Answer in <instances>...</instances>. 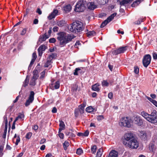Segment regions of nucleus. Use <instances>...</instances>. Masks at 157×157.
Wrapping results in <instances>:
<instances>
[{"label": "nucleus", "mask_w": 157, "mask_h": 157, "mask_svg": "<svg viewBox=\"0 0 157 157\" xmlns=\"http://www.w3.org/2000/svg\"><path fill=\"white\" fill-rule=\"evenodd\" d=\"M86 110L88 113H91L93 111L94 109L92 106H90L86 108Z\"/></svg>", "instance_id": "nucleus-38"}, {"label": "nucleus", "mask_w": 157, "mask_h": 157, "mask_svg": "<svg viewBox=\"0 0 157 157\" xmlns=\"http://www.w3.org/2000/svg\"><path fill=\"white\" fill-rule=\"evenodd\" d=\"M69 145V142L67 141H65L64 143L63 144V146L64 150H66L67 148V147Z\"/></svg>", "instance_id": "nucleus-29"}, {"label": "nucleus", "mask_w": 157, "mask_h": 157, "mask_svg": "<svg viewBox=\"0 0 157 157\" xmlns=\"http://www.w3.org/2000/svg\"><path fill=\"white\" fill-rule=\"evenodd\" d=\"M124 144L126 147L131 149L136 148L139 146L138 142L135 138L132 140L128 142V143H127V142H125V141H124Z\"/></svg>", "instance_id": "nucleus-4"}, {"label": "nucleus", "mask_w": 157, "mask_h": 157, "mask_svg": "<svg viewBox=\"0 0 157 157\" xmlns=\"http://www.w3.org/2000/svg\"><path fill=\"white\" fill-rule=\"evenodd\" d=\"M108 97L110 99H111L113 97V94L112 92H110L108 94Z\"/></svg>", "instance_id": "nucleus-62"}, {"label": "nucleus", "mask_w": 157, "mask_h": 157, "mask_svg": "<svg viewBox=\"0 0 157 157\" xmlns=\"http://www.w3.org/2000/svg\"><path fill=\"white\" fill-rule=\"evenodd\" d=\"M60 86V83L59 81H57L55 82L54 87L56 89H58L59 88Z\"/></svg>", "instance_id": "nucleus-39"}, {"label": "nucleus", "mask_w": 157, "mask_h": 157, "mask_svg": "<svg viewBox=\"0 0 157 157\" xmlns=\"http://www.w3.org/2000/svg\"><path fill=\"white\" fill-rule=\"evenodd\" d=\"M49 37L48 35H47L46 34L41 36L39 38V41L40 43H42L45 41Z\"/></svg>", "instance_id": "nucleus-17"}, {"label": "nucleus", "mask_w": 157, "mask_h": 157, "mask_svg": "<svg viewBox=\"0 0 157 157\" xmlns=\"http://www.w3.org/2000/svg\"><path fill=\"white\" fill-rule=\"evenodd\" d=\"M109 0H97L98 3L102 5H104L108 3Z\"/></svg>", "instance_id": "nucleus-26"}, {"label": "nucleus", "mask_w": 157, "mask_h": 157, "mask_svg": "<svg viewBox=\"0 0 157 157\" xmlns=\"http://www.w3.org/2000/svg\"><path fill=\"white\" fill-rule=\"evenodd\" d=\"M99 85L98 83H96L93 85L92 86V90L94 91H98L100 89L98 87Z\"/></svg>", "instance_id": "nucleus-23"}, {"label": "nucleus", "mask_w": 157, "mask_h": 157, "mask_svg": "<svg viewBox=\"0 0 157 157\" xmlns=\"http://www.w3.org/2000/svg\"><path fill=\"white\" fill-rule=\"evenodd\" d=\"M139 135L141 139L144 140L149 139L151 136V133L149 131H140Z\"/></svg>", "instance_id": "nucleus-7"}, {"label": "nucleus", "mask_w": 157, "mask_h": 157, "mask_svg": "<svg viewBox=\"0 0 157 157\" xmlns=\"http://www.w3.org/2000/svg\"><path fill=\"white\" fill-rule=\"evenodd\" d=\"M47 48V47L44 45H40L38 49V50L44 51Z\"/></svg>", "instance_id": "nucleus-34"}, {"label": "nucleus", "mask_w": 157, "mask_h": 157, "mask_svg": "<svg viewBox=\"0 0 157 157\" xmlns=\"http://www.w3.org/2000/svg\"><path fill=\"white\" fill-rule=\"evenodd\" d=\"M149 148L151 151L153 152L156 149V147L154 144L151 143L149 144Z\"/></svg>", "instance_id": "nucleus-25"}, {"label": "nucleus", "mask_w": 157, "mask_h": 157, "mask_svg": "<svg viewBox=\"0 0 157 157\" xmlns=\"http://www.w3.org/2000/svg\"><path fill=\"white\" fill-rule=\"evenodd\" d=\"M58 29L59 28L57 26L54 27L52 29V30L54 32H57L58 31Z\"/></svg>", "instance_id": "nucleus-57"}, {"label": "nucleus", "mask_w": 157, "mask_h": 157, "mask_svg": "<svg viewBox=\"0 0 157 157\" xmlns=\"http://www.w3.org/2000/svg\"><path fill=\"white\" fill-rule=\"evenodd\" d=\"M4 119L5 121V128L4 130V132L2 135V137L3 138H6V134L7 132V129L8 128V121L7 117L6 115H5L4 117Z\"/></svg>", "instance_id": "nucleus-14"}, {"label": "nucleus", "mask_w": 157, "mask_h": 157, "mask_svg": "<svg viewBox=\"0 0 157 157\" xmlns=\"http://www.w3.org/2000/svg\"><path fill=\"white\" fill-rule=\"evenodd\" d=\"M34 94L35 93L33 91H31L30 92L29 98L26 100L25 104L26 107L28 106L33 102L34 99Z\"/></svg>", "instance_id": "nucleus-11"}, {"label": "nucleus", "mask_w": 157, "mask_h": 157, "mask_svg": "<svg viewBox=\"0 0 157 157\" xmlns=\"http://www.w3.org/2000/svg\"><path fill=\"white\" fill-rule=\"evenodd\" d=\"M124 138L123 141V143L124 141H125V140L128 142L134 139L133 133L130 132L125 133L124 135Z\"/></svg>", "instance_id": "nucleus-12"}, {"label": "nucleus", "mask_w": 157, "mask_h": 157, "mask_svg": "<svg viewBox=\"0 0 157 157\" xmlns=\"http://www.w3.org/2000/svg\"><path fill=\"white\" fill-rule=\"evenodd\" d=\"M81 44L80 43V41H77L75 43V47L76 48H78V45H79Z\"/></svg>", "instance_id": "nucleus-56"}, {"label": "nucleus", "mask_w": 157, "mask_h": 157, "mask_svg": "<svg viewBox=\"0 0 157 157\" xmlns=\"http://www.w3.org/2000/svg\"><path fill=\"white\" fill-rule=\"evenodd\" d=\"M28 76H27L26 77L23 83V86L25 87L27 86L29 82V78H28Z\"/></svg>", "instance_id": "nucleus-32"}, {"label": "nucleus", "mask_w": 157, "mask_h": 157, "mask_svg": "<svg viewBox=\"0 0 157 157\" xmlns=\"http://www.w3.org/2000/svg\"><path fill=\"white\" fill-rule=\"evenodd\" d=\"M36 80L34 79H32L30 80L29 85L31 86H34L36 85Z\"/></svg>", "instance_id": "nucleus-41"}, {"label": "nucleus", "mask_w": 157, "mask_h": 157, "mask_svg": "<svg viewBox=\"0 0 157 157\" xmlns=\"http://www.w3.org/2000/svg\"><path fill=\"white\" fill-rule=\"evenodd\" d=\"M38 77V75L37 74H34L32 79H34L36 80Z\"/></svg>", "instance_id": "nucleus-54"}, {"label": "nucleus", "mask_w": 157, "mask_h": 157, "mask_svg": "<svg viewBox=\"0 0 157 157\" xmlns=\"http://www.w3.org/2000/svg\"><path fill=\"white\" fill-rule=\"evenodd\" d=\"M59 136L60 138L62 139L63 138L64 134L63 133L61 132L59 133Z\"/></svg>", "instance_id": "nucleus-60"}, {"label": "nucleus", "mask_w": 157, "mask_h": 157, "mask_svg": "<svg viewBox=\"0 0 157 157\" xmlns=\"http://www.w3.org/2000/svg\"><path fill=\"white\" fill-rule=\"evenodd\" d=\"M20 139L19 137V136H18L17 138L16 139V142L15 143V145H17L18 143L20 142Z\"/></svg>", "instance_id": "nucleus-51"}, {"label": "nucleus", "mask_w": 157, "mask_h": 157, "mask_svg": "<svg viewBox=\"0 0 157 157\" xmlns=\"http://www.w3.org/2000/svg\"><path fill=\"white\" fill-rule=\"evenodd\" d=\"M32 135V133L30 132H28L26 135L25 138L27 139H29Z\"/></svg>", "instance_id": "nucleus-47"}, {"label": "nucleus", "mask_w": 157, "mask_h": 157, "mask_svg": "<svg viewBox=\"0 0 157 157\" xmlns=\"http://www.w3.org/2000/svg\"><path fill=\"white\" fill-rule=\"evenodd\" d=\"M87 4L86 1L81 0L78 1L75 6V10L77 12L83 11L86 8L85 6Z\"/></svg>", "instance_id": "nucleus-3"}, {"label": "nucleus", "mask_w": 157, "mask_h": 157, "mask_svg": "<svg viewBox=\"0 0 157 157\" xmlns=\"http://www.w3.org/2000/svg\"><path fill=\"white\" fill-rule=\"evenodd\" d=\"M118 154L117 151L112 150L109 153L108 157H118Z\"/></svg>", "instance_id": "nucleus-16"}, {"label": "nucleus", "mask_w": 157, "mask_h": 157, "mask_svg": "<svg viewBox=\"0 0 157 157\" xmlns=\"http://www.w3.org/2000/svg\"><path fill=\"white\" fill-rule=\"evenodd\" d=\"M96 145H94L92 146L91 148V150L92 153L94 154L95 153L96 151Z\"/></svg>", "instance_id": "nucleus-36"}, {"label": "nucleus", "mask_w": 157, "mask_h": 157, "mask_svg": "<svg viewBox=\"0 0 157 157\" xmlns=\"http://www.w3.org/2000/svg\"><path fill=\"white\" fill-rule=\"evenodd\" d=\"M57 35V39L59 41L60 44L63 46L71 41L75 37L72 34H67L64 32L59 33Z\"/></svg>", "instance_id": "nucleus-1"}, {"label": "nucleus", "mask_w": 157, "mask_h": 157, "mask_svg": "<svg viewBox=\"0 0 157 157\" xmlns=\"http://www.w3.org/2000/svg\"><path fill=\"white\" fill-rule=\"evenodd\" d=\"M60 122L59 126L60 128H62V129H65V125L64 122L62 121H59Z\"/></svg>", "instance_id": "nucleus-40"}, {"label": "nucleus", "mask_w": 157, "mask_h": 157, "mask_svg": "<svg viewBox=\"0 0 157 157\" xmlns=\"http://www.w3.org/2000/svg\"><path fill=\"white\" fill-rule=\"evenodd\" d=\"M126 46L120 47L113 52V54L114 55H117L121 53H124L127 50Z\"/></svg>", "instance_id": "nucleus-13"}, {"label": "nucleus", "mask_w": 157, "mask_h": 157, "mask_svg": "<svg viewBox=\"0 0 157 157\" xmlns=\"http://www.w3.org/2000/svg\"><path fill=\"white\" fill-rule=\"evenodd\" d=\"M67 28L69 32L77 33L83 30V24L81 22L78 21L68 25Z\"/></svg>", "instance_id": "nucleus-2"}, {"label": "nucleus", "mask_w": 157, "mask_h": 157, "mask_svg": "<svg viewBox=\"0 0 157 157\" xmlns=\"http://www.w3.org/2000/svg\"><path fill=\"white\" fill-rule=\"evenodd\" d=\"M78 87V86L76 85H75L73 86V87H72V89L74 91H76L77 90Z\"/></svg>", "instance_id": "nucleus-58"}, {"label": "nucleus", "mask_w": 157, "mask_h": 157, "mask_svg": "<svg viewBox=\"0 0 157 157\" xmlns=\"http://www.w3.org/2000/svg\"><path fill=\"white\" fill-rule=\"evenodd\" d=\"M56 41V39L54 38H51L49 40V42L51 43H54Z\"/></svg>", "instance_id": "nucleus-53"}, {"label": "nucleus", "mask_w": 157, "mask_h": 157, "mask_svg": "<svg viewBox=\"0 0 157 157\" xmlns=\"http://www.w3.org/2000/svg\"><path fill=\"white\" fill-rule=\"evenodd\" d=\"M134 73L136 74H138L139 73V69L137 66H135L134 67Z\"/></svg>", "instance_id": "nucleus-46"}, {"label": "nucleus", "mask_w": 157, "mask_h": 157, "mask_svg": "<svg viewBox=\"0 0 157 157\" xmlns=\"http://www.w3.org/2000/svg\"><path fill=\"white\" fill-rule=\"evenodd\" d=\"M51 63L52 62L51 59H47V62L45 63L44 67H49V68H50L52 67V66L51 65Z\"/></svg>", "instance_id": "nucleus-24"}, {"label": "nucleus", "mask_w": 157, "mask_h": 157, "mask_svg": "<svg viewBox=\"0 0 157 157\" xmlns=\"http://www.w3.org/2000/svg\"><path fill=\"white\" fill-rule=\"evenodd\" d=\"M4 146L2 145L0 146V157H2L3 153H2L3 150Z\"/></svg>", "instance_id": "nucleus-45"}, {"label": "nucleus", "mask_w": 157, "mask_h": 157, "mask_svg": "<svg viewBox=\"0 0 157 157\" xmlns=\"http://www.w3.org/2000/svg\"><path fill=\"white\" fill-rule=\"evenodd\" d=\"M87 36H94L96 35V33L94 31H90L87 33Z\"/></svg>", "instance_id": "nucleus-35"}, {"label": "nucleus", "mask_w": 157, "mask_h": 157, "mask_svg": "<svg viewBox=\"0 0 157 157\" xmlns=\"http://www.w3.org/2000/svg\"><path fill=\"white\" fill-rule=\"evenodd\" d=\"M102 150L101 148H99L97 152L96 157H101L102 154Z\"/></svg>", "instance_id": "nucleus-31"}, {"label": "nucleus", "mask_w": 157, "mask_h": 157, "mask_svg": "<svg viewBox=\"0 0 157 157\" xmlns=\"http://www.w3.org/2000/svg\"><path fill=\"white\" fill-rule=\"evenodd\" d=\"M57 24L59 27L63 26L66 24L65 21L63 20H60L57 22Z\"/></svg>", "instance_id": "nucleus-20"}, {"label": "nucleus", "mask_w": 157, "mask_h": 157, "mask_svg": "<svg viewBox=\"0 0 157 157\" xmlns=\"http://www.w3.org/2000/svg\"><path fill=\"white\" fill-rule=\"evenodd\" d=\"M57 111V109L55 107H54L53 108V109L52 110V112L53 113H56Z\"/></svg>", "instance_id": "nucleus-63"}, {"label": "nucleus", "mask_w": 157, "mask_h": 157, "mask_svg": "<svg viewBox=\"0 0 157 157\" xmlns=\"http://www.w3.org/2000/svg\"><path fill=\"white\" fill-rule=\"evenodd\" d=\"M152 140L155 143L157 144V132L153 136Z\"/></svg>", "instance_id": "nucleus-37"}, {"label": "nucleus", "mask_w": 157, "mask_h": 157, "mask_svg": "<svg viewBox=\"0 0 157 157\" xmlns=\"http://www.w3.org/2000/svg\"><path fill=\"white\" fill-rule=\"evenodd\" d=\"M56 56V54L55 53H52L51 55H49L48 59H51L52 61V59L54 58Z\"/></svg>", "instance_id": "nucleus-33"}, {"label": "nucleus", "mask_w": 157, "mask_h": 157, "mask_svg": "<svg viewBox=\"0 0 157 157\" xmlns=\"http://www.w3.org/2000/svg\"><path fill=\"white\" fill-rule=\"evenodd\" d=\"M36 12L38 13L39 15H41L42 14L41 11L40 10V9L39 8L37 9Z\"/></svg>", "instance_id": "nucleus-61"}, {"label": "nucleus", "mask_w": 157, "mask_h": 157, "mask_svg": "<svg viewBox=\"0 0 157 157\" xmlns=\"http://www.w3.org/2000/svg\"><path fill=\"white\" fill-rule=\"evenodd\" d=\"M104 118V117L102 115L98 116L97 117V119L98 121H100L103 120Z\"/></svg>", "instance_id": "nucleus-49"}, {"label": "nucleus", "mask_w": 157, "mask_h": 157, "mask_svg": "<svg viewBox=\"0 0 157 157\" xmlns=\"http://www.w3.org/2000/svg\"><path fill=\"white\" fill-rule=\"evenodd\" d=\"M147 121L151 123H157V112L153 110L150 114Z\"/></svg>", "instance_id": "nucleus-6"}, {"label": "nucleus", "mask_w": 157, "mask_h": 157, "mask_svg": "<svg viewBox=\"0 0 157 157\" xmlns=\"http://www.w3.org/2000/svg\"><path fill=\"white\" fill-rule=\"evenodd\" d=\"M133 121L135 124L138 126H140L143 124V120L138 115H136L134 116Z\"/></svg>", "instance_id": "nucleus-10"}, {"label": "nucleus", "mask_w": 157, "mask_h": 157, "mask_svg": "<svg viewBox=\"0 0 157 157\" xmlns=\"http://www.w3.org/2000/svg\"><path fill=\"white\" fill-rule=\"evenodd\" d=\"M140 114L143 117H144L145 119H146L147 121L148 120V117H149L150 115L149 114H148V113H147L144 111H143L141 112Z\"/></svg>", "instance_id": "nucleus-18"}, {"label": "nucleus", "mask_w": 157, "mask_h": 157, "mask_svg": "<svg viewBox=\"0 0 157 157\" xmlns=\"http://www.w3.org/2000/svg\"><path fill=\"white\" fill-rule=\"evenodd\" d=\"M71 6L70 4L65 6L63 7V10L66 12H70L71 9Z\"/></svg>", "instance_id": "nucleus-21"}, {"label": "nucleus", "mask_w": 157, "mask_h": 157, "mask_svg": "<svg viewBox=\"0 0 157 157\" xmlns=\"http://www.w3.org/2000/svg\"><path fill=\"white\" fill-rule=\"evenodd\" d=\"M88 7L89 9L93 10L96 8V6L93 2H89L87 4Z\"/></svg>", "instance_id": "nucleus-22"}, {"label": "nucleus", "mask_w": 157, "mask_h": 157, "mask_svg": "<svg viewBox=\"0 0 157 157\" xmlns=\"http://www.w3.org/2000/svg\"><path fill=\"white\" fill-rule=\"evenodd\" d=\"M133 0H122L120 2V4L121 6H124L128 3H131Z\"/></svg>", "instance_id": "nucleus-19"}, {"label": "nucleus", "mask_w": 157, "mask_h": 157, "mask_svg": "<svg viewBox=\"0 0 157 157\" xmlns=\"http://www.w3.org/2000/svg\"><path fill=\"white\" fill-rule=\"evenodd\" d=\"M143 0H136L132 4L131 6L132 7H134L138 6Z\"/></svg>", "instance_id": "nucleus-27"}, {"label": "nucleus", "mask_w": 157, "mask_h": 157, "mask_svg": "<svg viewBox=\"0 0 157 157\" xmlns=\"http://www.w3.org/2000/svg\"><path fill=\"white\" fill-rule=\"evenodd\" d=\"M27 31V29L25 28H24L23 29V30L21 32L20 34L21 35H24L25 34L26 32Z\"/></svg>", "instance_id": "nucleus-50"}, {"label": "nucleus", "mask_w": 157, "mask_h": 157, "mask_svg": "<svg viewBox=\"0 0 157 157\" xmlns=\"http://www.w3.org/2000/svg\"><path fill=\"white\" fill-rule=\"evenodd\" d=\"M84 68L83 67H78L76 68L75 70V71L74 72L73 74L74 75H78V71H80V70H82V69H83Z\"/></svg>", "instance_id": "nucleus-28"}, {"label": "nucleus", "mask_w": 157, "mask_h": 157, "mask_svg": "<svg viewBox=\"0 0 157 157\" xmlns=\"http://www.w3.org/2000/svg\"><path fill=\"white\" fill-rule=\"evenodd\" d=\"M58 11L56 10H54L48 16V18L49 20H51L55 18V17L58 14Z\"/></svg>", "instance_id": "nucleus-15"}, {"label": "nucleus", "mask_w": 157, "mask_h": 157, "mask_svg": "<svg viewBox=\"0 0 157 157\" xmlns=\"http://www.w3.org/2000/svg\"><path fill=\"white\" fill-rule=\"evenodd\" d=\"M130 122V120L128 117H124L120 119L119 124L121 126L130 128L131 125Z\"/></svg>", "instance_id": "nucleus-5"}, {"label": "nucleus", "mask_w": 157, "mask_h": 157, "mask_svg": "<svg viewBox=\"0 0 157 157\" xmlns=\"http://www.w3.org/2000/svg\"><path fill=\"white\" fill-rule=\"evenodd\" d=\"M153 58L155 59H157V54L155 52L153 53Z\"/></svg>", "instance_id": "nucleus-55"}, {"label": "nucleus", "mask_w": 157, "mask_h": 157, "mask_svg": "<svg viewBox=\"0 0 157 157\" xmlns=\"http://www.w3.org/2000/svg\"><path fill=\"white\" fill-rule=\"evenodd\" d=\"M45 71H43L41 72L40 73V79H42L44 78L45 76Z\"/></svg>", "instance_id": "nucleus-48"}, {"label": "nucleus", "mask_w": 157, "mask_h": 157, "mask_svg": "<svg viewBox=\"0 0 157 157\" xmlns=\"http://www.w3.org/2000/svg\"><path fill=\"white\" fill-rule=\"evenodd\" d=\"M32 57H33L32 59H36V58L37 57V56L36 55V53L34 52L33 54Z\"/></svg>", "instance_id": "nucleus-64"}, {"label": "nucleus", "mask_w": 157, "mask_h": 157, "mask_svg": "<svg viewBox=\"0 0 157 157\" xmlns=\"http://www.w3.org/2000/svg\"><path fill=\"white\" fill-rule=\"evenodd\" d=\"M83 153V150L80 148H78L77 149L76 153L78 155H81Z\"/></svg>", "instance_id": "nucleus-43"}, {"label": "nucleus", "mask_w": 157, "mask_h": 157, "mask_svg": "<svg viewBox=\"0 0 157 157\" xmlns=\"http://www.w3.org/2000/svg\"><path fill=\"white\" fill-rule=\"evenodd\" d=\"M101 84L103 86H109V83L106 81L104 80L102 82Z\"/></svg>", "instance_id": "nucleus-42"}, {"label": "nucleus", "mask_w": 157, "mask_h": 157, "mask_svg": "<svg viewBox=\"0 0 157 157\" xmlns=\"http://www.w3.org/2000/svg\"><path fill=\"white\" fill-rule=\"evenodd\" d=\"M79 110L78 109H75V115L76 117H77L78 114Z\"/></svg>", "instance_id": "nucleus-52"}, {"label": "nucleus", "mask_w": 157, "mask_h": 157, "mask_svg": "<svg viewBox=\"0 0 157 157\" xmlns=\"http://www.w3.org/2000/svg\"><path fill=\"white\" fill-rule=\"evenodd\" d=\"M151 60V56L147 54L145 55L143 59V64L144 66L147 67L150 64Z\"/></svg>", "instance_id": "nucleus-8"}, {"label": "nucleus", "mask_w": 157, "mask_h": 157, "mask_svg": "<svg viewBox=\"0 0 157 157\" xmlns=\"http://www.w3.org/2000/svg\"><path fill=\"white\" fill-rule=\"evenodd\" d=\"M117 13H114L112 14L107 19L103 21L101 23L100 25V27L101 28L104 27L108 23L111 21L113 20L114 17L117 15Z\"/></svg>", "instance_id": "nucleus-9"}, {"label": "nucleus", "mask_w": 157, "mask_h": 157, "mask_svg": "<svg viewBox=\"0 0 157 157\" xmlns=\"http://www.w3.org/2000/svg\"><path fill=\"white\" fill-rule=\"evenodd\" d=\"M89 134V131L88 130H86L84 133H83L84 136H87Z\"/></svg>", "instance_id": "nucleus-59"}, {"label": "nucleus", "mask_w": 157, "mask_h": 157, "mask_svg": "<svg viewBox=\"0 0 157 157\" xmlns=\"http://www.w3.org/2000/svg\"><path fill=\"white\" fill-rule=\"evenodd\" d=\"M143 21V19L142 18H140L137 21L134 22V23L136 25L140 24L141 22Z\"/></svg>", "instance_id": "nucleus-44"}, {"label": "nucleus", "mask_w": 157, "mask_h": 157, "mask_svg": "<svg viewBox=\"0 0 157 157\" xmlns=\"http://www.w3.org/2000/svg\"><path fill=\"white\" fill-rule=\"evenodd\" d=\"M147 99L151 102H152L154 105L157 107V101L152 99L150 97H147Z\"/></svg>", "instance_id": "nucleus-30"}]
</instances>
